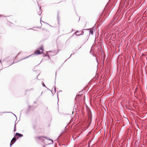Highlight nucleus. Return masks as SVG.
I'll return each instance as SVG.
<instances>
[{
	"label": "nucleus",
	"instance_id": "8",
	"mask_svg": "<svg viewBox=\"0 0 147 147\" xmlns=\"http://www.w3.org/2000/svg\"><path fill=\"white\" fill-rule=\"evenodd\" d=\"M14 143V142H13L12 143V142H11L10 144V146L11 147V145H12Z\"/></svg>",
	"mask_w": 147,
	"mask_h": 147
},
{
	"label": "nucleus",
	"instance_id": "20",
	"mask_svg": "<svg viewBox=\"0 0 147 147\" xmlns=\"http://www.w3.org/2000/svg\"><path fill=\"white\" fill-rule=\"evenodd\" d=\"M55 74H56V72Z\"/></svg>",
	"mask_w": 147,
	"mask_h": 147
},
{
	"label": "nucleus",
	"instance_id": "11",
	"mask_svg": "<svg viewBox=\"0 0 147 147\" xmlns=\"http://www.w3.org/2000/svg\"><path fill=\"white\" fill-rule=\"evenodd\" d=\"M81 35H83L84 34V32L83 31H81Z\"/></svg>",
	"mask_w": 147,
	"mask_h": 147
},
{
	"label": "nucleus",
	"instance_id": "3",
	"mask_svg": "<svg viewBox=\"0 0 147 147\" xmlns=\"http://www.w3.org/2000/svg\"><path fill=\"white\" fill-rule=\"evenodd\" d=\"M15 135L16 136H18V137H20L23 136V134H20L18 133L16 134Z\"/></svg>",
	"mask_w": 147,
	"mask_h": 147
},
{
	"label": "nucleus",
	"instance_id": "17",
	"mask_svg": "<svg viewBox=\"0 0 147 147\" xmlns=\"http://www.w3.org/2000/svg\"><path fill=\"white\" fill-rule=\"evenodd\" d=\"M96 60L97 62H98V60H97V58H96Z\"/></svg>",
	"mask_w": 147,
	"mask_h": 147
},
{
	"label": "nucleus",
	"instance_id": "13",
	"mask_svg": "<svg viewBox=\"0 0 147 147\" xmlns=\"http://www.w3.org/2000/svg\"><path fill=\"white\" fill-rule=\"evenodd\" d=\"M90 53L91 54H92V51H91V50L90 51Z\"/></svg>",
	"mask_w": 147,
	"mask_h": 147
},
{
	"label": "nucleus",
	"instance_id": "21",
	"mask_svg": "<svg viewBox=\"0 0 147 147\" xmlns=\"http://www.w3.org/2000/svg\"><path fill=\"white\" fill-rule=\"evenodd\" d=\"M88 147H90V146H88Z\"/></svg>",
	"mask_w": 147,
	"mask_h": 147
},
{
	"label": "nucleus",
	"instance_id": "18",
	"mask_svg": "<svg viewBox=\"0 0 147 147\" xmlns=\"http://www.w3.org/2000/svg\"><path fill=\"white\" fill-rule=\"evenodd\" d=\"M33 128H34V129H35V127H33Z\"/></svg>",
	"mask_w": 147,
	"mask_h": 147
},
{
	"label": "nucleus",
	"instance_id": "12",
	"mask_svg": "<svg viewBox=\"0 0 147 147\" xmlns=\"http://www.w3.org/2000/svg\"><path fill=\"white\" fill-rule=\"evenodd\" d=\"M54 91L56 92V88L55 86H54Z\"/></svg>",
	"mask_w": 147,
	"mask_h": 147
},
{
	"label": "nucleus",
	"instance_id": "2",
	"mask_svg": "<svg viewBox=\"0 0 147 147\" xmlns=\"http://www.w3.org/2000/svg\"><path fill=\"white\" fill-rule=\"evenodd\" d=\"M81 31H77L76 32L75 34L77 35H81Z\"/></svg>",
	"mask_w": 147,
	"mask_h": 147
},
{
	"label": "nucleus",
	"instance_id": "9",
	"mask_svg": "<svg viewBox=\"0 0 147 147\" xmlns=\"http://www.w3.org/2000/svg\"><path fill=\"white\" fill-rule=\"evenodd\" d=\"M16 129V126L15 124L14 126V131H15Z\"/></svg>",
	"mask_w": 147,
	"mask_h": 147
},
{
	"label": "nucleus",
	"instance_id": "15",
	"mask_svg": "<svg viewBox=\"0 0 147 147\" xmlns=\"http://www.w3.org/2000/svg\"><path fill=\"white\" fill-rule=\"evenodd\" d=\"M38 138L39 139H40L41 138V137H40V136H38Z\"/></svg>",
	"mask_w": 147,
	"mask_h": 147
},
{
	"label": "nucleus",
	"instance_id": "16",
	"mask_svg": "<svg viewBox=\"0 0 147 147\" xmlns=\"http://www.w3.org/2000/svg\"><path fill=\"white\" fill-rule=\"evenodd\" d=\"M93 56L95 57L96 56L95 55H93Z\"/></svg>",
	"mask_w": 147,
	"mask_h": 147
},
{
	"label": "nucleus",
	"instance_id": "1",
	"mask_svg": "<svg viewBox=\"0 0 147 147\" xmlns=\"http://www.w3.org/2000/svg\"><path fill=\"white\" fill-rule=\"evenodd\" d=\"M43 47V46H42L37 49L35 52L34 54L38 55L42 53L43 51H44Z\"/></svg>",
	"mask_w": 147,
	"mask_h": 147
},
{
	"label": "nucleus",
	"instance_id": "14",
	"mask_svg": "<svg viewBox=\"0 0 147 147\" xmlns=\"http://www.w3.org/2000/svg\"><path fill=\"white\" fill-rule=\"evenodd\" d=\"M43 83V86H44L45 87H46V86H45V85L44 84V83Z\"/></svg>",
	"mask_w": 147,
	"mask_h": 147
},
{
	"label": "nucleus",
	"instance_id": "10",
	"mask_svg": "<svg viewBox=\"0 0 147 147\" xmlns=\"http://www.w3.org/2000/svg\"><path fill=\"white\" fill-rule=\"evenodd\" d=\"M33 55V54H32V55H30L29 56H28V57H26L24 58V59H26V58H27L28 57H29L30 56L32 55Z\"/></svg>",
	"mask_w": 147,
	"mask_h": 147
},
{
	"label": "nucleus",
	"instance_id": "5",
	"mask_svg": "<svg viewBox=\"0 0 147 147\" xmlns=\"http://www.w3.org/2000/svg\"><path fill=\"white\" fill-rule=\"evenodd\" d=\"M44 137V138H45L47 140H51V142L50 143V144H53V141L52 140H51V139H49V138H47V137Z\"/></svg>",
	"mask_w": 147,
	"mask_h": 147
},
{
	"label": "nucleus",
	"instance_id": "19",
	"mask_svg": "<svg viewBox=\"0 0 147 147\" xmlns=\"http://www.w3.org/2000/svg\"><path fill=\"white\" fill-rule=\"evenodd\" d=\"M1 60H0V62H1Z\"/></svg>",
	"mask_w": 147,
	"mask_h": 147
},
{
	"label": "nucleus",
	"instance_id": "6",
	"mask_svg": "<svg viewBox=\"0 0 147 147\" xmlns=\"http://www.w3.org/2000/svg\"><path fill=\"white\" fill-rule=\"evenodd\" d=\"M16 140V138L15 137H14L12 140L11 141V142H15Z\"/></svg>",
	"mask_w": 147,
	"mask_h": 147
},
{
	"label": "nucleus",
	"instance_id": "7",
	"mask_svg": "<svg viewBox=\"0 0 147 147\" xmlns=\"http://www.w3.org/2000/svg\"><path fill=\"white\" fill-rule=\"evenodd\" d=\"M90 34H91L92 35L93 34V30H90Z\"/></svg>",
	"mask_w": 147,
	"mask_h": 147
},
{
	"label": "nucleus",
	"instance_id": "4",
	"mask_svg": "<svg viewBox=\"0 0 147 147\" xmlns=\"http://www.w3.org/2000/svg\"><path fill=\"white\" fill-rule=\"evenodd\" d=\"M38 14L39 15H40L42 13V11H41V9L40 7L39 8V11L38 12Z\"/></svg>",
	"mask_w": 147,
	"mask_h": 147
}]
</instances>
